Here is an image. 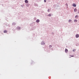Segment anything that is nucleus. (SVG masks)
I'll return each instance as SVG.
<instances>
[{"label":"nucleus","mask_w":79,"mask_h":79,"mask_svg":"<svg viewBox=\"0 0 79 79\" xmlns=\"http://www.w3.org/2000/svg\"><path fill=\"white\" fill-rule=\"evenodd\" d=\"M77 15H76V16H75V18H77Z\"/></svg>","instance_id":"obj_14"},{"label":"nucleus","mask_w":79,"mask_h":79,"mask_svg":"<svg viewBox=\"0 0 79 79\" xmlns=\"http://www.w3.org/2000/svg\"><path fill=\"white\" fill-rule=\"evenodd\" d=\"M48 12H49V9L48 10Z\"/></svg>","instance_id":"obj_16"},{"label":"nucleus","mask_w":79,"mask_h":79,"mask_svg":"<svg viewBox=\"0 0 79 79\" xmlns=\"http://www.w3.org/2000/svg\"><path fill=\"white\" fill-rule=\"evenodd\" d=\"M73 6H74V7H76V5L73 4Z\"/></svg>","instance_id":"obj_5"},{"label":"nucleus","mask_w":79,"mask_h":79,"mask_svg":"<svg viewBox=\"0 0 79 79\" xmlns=\"http://www.w3.org/2000/svg\"><path fill=\"white\" fill-rule=\"evenodd\" d=\"M46 2V0H44V2Z\"/></svg>","instance_id":"obj_15"},{"label":"nucleus","mask_w":79,"mask_h":79,"mask_svg":"<svg viewBox=\"0 0 79 79\" xmlns=\"http://www.w3.org/2000/svg\"><path fill=\"white\" fill-rule=\"evenodd\" d=\"M25 3H28V1L27 0H26L25 1Z\"/></svg>","instance_id":"obj_7"},{"label":"nucleus","mask_w":79,"mask_h":79,"mask_svg":"<svg viewBox=\"0 0 79 79\" xmlns=\"http://www.w3.org/2000/svg\"><path fill=\"white\" fill-rule=\"evenodd\" d=\"M74 22L76 23V22H77V20H75L74 21Z\"/></svg>","instance_id":"obj_9"},{"label":"nucleus","mask_w":79,"mask_h":79,"mask_svg":"<svg viewBox=\"0 0 79 79\" xmlns=\"http://www.w3.org/2000/svg\"><path fill=\"white\" fill-rule=\"evenodd\" d=\"M8 31L6 30H5L4 31V33H7Z\"/></svg>","instance_id":"obj_6"},{"label":"nucleus","mask_w":79,"mask_h":79,"mask_svg":"<svg viewBox=\"0 0 79 79\" xmlns=\"http://www.w3.org/2000/svg\"><path fill=\"white\" fill-rule=\"evenodd\" d=\"M79 37V35L77 34L76 35V38H78V37Z\"/></svg>","instance_id":"obj_1"},{"label":"nucleus","mask_w":79,"mask_h":79,"mask_svg":"<svg viewBox=\"0 0 79 79\" xmlns=\"http://www.w3.org/2000/svg\"><path fill=\"white\" fill-rule=\"evenodd\" d=\"M37 23H39L40 20L39 19H37L36 21Z\"/></svg>","instance_id":"obj_4"},{"label":"nucleus","mask_w":79,"mask_h":79,"mask_svg":"<svg viewBox=\"0 0 79 79\" xmlns=\"http://www.w3.org/2000/svg\"><path fill=\"white\" fill-rule=\"evenodd\" d=\"M65 52H66V53H68V49H65Z\"/></svg>","instance_id":"obj_2"},{"label":"nucleus","mask_w":79,"mask_h":79,"mask_svg":"<svg viewBox=\"0 0 79 79\" xmlns=\"http://www.w3.org/2000/svg\"><path fill=\"white\" fill-rule=\"evenodd\" d=\"M49 47L50 48H52V45H50Z\"/></svg>","instance_id":"obj_11"},{"label":"nucleus","mask_w":79,"mask_h":79,"mask_svg":"<svg viewBox=\"0 0 79 79\" xmlns=\"http://www.w3.org/2000/svg\"><path fill=\"white\" fill-rule=\"evenodd\" d=\"M48 16H52V15H51V14H49L48 15Z\"/></svg>","instance_id":"obj_12"},{"label":"nucleus","mask_w":79,"mask_h":79,"mask_svg":"<svg viewBox=\"0 0 79 79\" xmlns=\"http://www.w3.org/2000/svg\"><path fill=\"white\" fill-rule=\"evenodd\" d=\"M74 12H77V9L75 8L74 9Z\"/></svg>","instance_id":"obj_3"},{"label":"nucleus","mask_w":79,"mask_h":79,"mask_svg":"<svg viewBox=\"0 0 79 79\" xmlns=\"http://www.w3.org/2000/svg\"><path fill=\"white\" fill-rule=\"evenodd\" d=\"M75 51H76V49H73V52H75Z\"/></svg>","instance_id":"obj_13"},{"label":"nucleus","mask_w":79,"mask_h":79,"mask_svg":"<svg viewBox=\"0 0 79 79\" xmlns=\"http://www.w3.org/2000/svg\"><path fill=\"white\" fill-rule=\"evenodd\" d=\"M71 21H72V20H71V19H69V23H70V22H71Z\"/></svg>","instance_id":"obj_10"},{"label":"nucleus","mask_w":79,"mask_h":79,"mask_svg":"<svg viewBox=\"0 0 79 79\" xmlns=\"http://www.w3.org/2000/svg\"><path fill=\"white\" fill-rule=\"evenodd\" d=\"M69 56H70L69 57V58H71V57H73L74 56H71V55H70Z\"/></svg>","instance_id":"obj_8"}]
</instances>
